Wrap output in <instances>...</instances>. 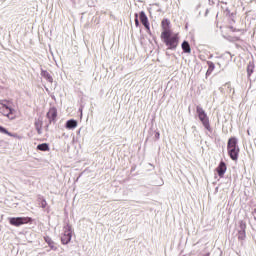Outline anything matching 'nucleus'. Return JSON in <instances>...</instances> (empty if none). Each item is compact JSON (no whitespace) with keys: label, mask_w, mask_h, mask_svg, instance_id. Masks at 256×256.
Masks as SVG:
<instances>
[{"label":"nucleus","mask_w":256,"mask_h":256,"mask_svg":"<svg viewBox=\"0 0 256 256\" xmlns=\"http://www.w3.org/2000/svg\"><path fill=\"white\" fill-rule=\"evenodd\" d=\"M227 150L230 155V159H232L233 161L238 160L240 148L238 146L237 138L232 137L229 139Z\"/></svg>","instance_id":"obj_1"},{"label":"nucleus","mask_w":256,"mask_h":256,"mask_svg":"<svg viewBox=\"0 0 256 256\" xmlns=\"http://www.w3.org/2000/svg\"><path fill=\"white\" fill-rule=\"evenodd\" d=\"M196 112L198 114L199 120L203 124V127L206 128L207 131L212 132V128H211L210 122H209V117L206 114L205 110L200 105H197Z\"/></svg>","instance_id":"obj_2"},{"label":"nucleus","mask_w":256,"mask_h":256,"mask_svg":"<svg viewBox=\"0 0 256 256\" xmlns=\"http://www.w3.org/2000/svg\"><path fill=\"white\" fill-rule=\"evenodd\" d=\"M32 221L31 217H10L9 223L14 227H20V225L30 223Z\"/></svg>","instance_id":"obj_3"},{"label":"nucleus","mask_w":256,"mask_h":256,"mask_svg":"<svg viewBox=\"0 0 256 256\" xmlns=\"http://www.w3.org/2000/svg\"><path fill=\"white\" fill-rule=\"evenodd\" d=\"M164 43L168 47V49H176L178 47V37L177 35L171 36L168 35L167 37L162 38Z\"/></svg>","instance_id":"obj_4"},{"label":"nucleus","mask_w":256,"mask_h":256,"mask_svg":"<svg viewBox=\"0 0 256 256\" xmlns=\"http://www.w3.org/2000/svg\"><path fill=\"white\" fill-rule=\"evenodd\" d=\"M72 239V228L71 225L67 224L64 226V234L61 236V242L64 245H67L71 242Z\"/></svg>","instance_id":"obj_5"},{"label":"nucleus","mask_w":256,"mask_h":256,"mask_svg":"<svg viewBox=\"0 0 256 256\" xmlns=\"http://www.w3.org/2000/svg\"><path fill=\"white\" fill-rule=\"evenodd\" d=\"M161 27L163 29V32L161 34V38H167L168 35H171V21H169L167 18H165L162 22H161Z\"/></svg>","instance_id":"obj_6"},{"label":"nucleus","mask_w":256,"mask_h":256,"mask_svg":"<svg viewBox=\"0 0 256 256\" xmlns=\"http://www.w3.org/2000/svg\"><path fill=\"white\" fill-rule=\"evenodd\" d=\"M15 109L9 107V105H4L3 107H0V114L2 116H6L9 119H15Z\"/></svg>","instance_id":"obj_7"},{"label":"nucleus","mask_w":256,"mask_h":256,"mask_svg":"<svg viewBox=\"0 0 256 256\" xmlns=\"http://www.w3.org/2000/svg\"><path fill=\"white\" fill-rule=\"evenodd\" d=\"M239 227H240V230L238 231V239L244 240L246 239V228H247L246 222L241 220L239 222Z\"/></svg>","instance_id":"obj_8"},{"label":"nucleus","mask_w":256,"mask_h":256,"mask_svg":"<svg viewBox=\"0 0 256 256\" xmlns=\"http://www.w3.org/2000/svg\"><path fill=\"white\" fill-rule=\"evenodd\" d=\"M57 116H58V110L55 107H52L48 110L47 119L49 123L55 122Z\"/></svg>","instance_id":"obj_9"},{"label":"nucleus","mask_w":256,"mask_h":256,"mask_svg":"<svg viewBox=\"0 0 256 256\" xmlns=\"http://www.w3.org/2000/svg\"><path fill=\"white\" fill-rule=\"evenodd\" d=\"M216 170L218 172L219 177H224L225 172L227 171L226 163L224 161H221Z\"/></svg>","instance_id":"obj_10"},{"label":"nucleus","mask_w":256,"mask_h":256,"mask_svg":"<svg viewBox=\"0 0 256 256\" xmlns=\"http://www.w3.org/2000/svg\"><path fill=\"white\" fill-rule=\"evenodd\" d=\"M140 22L144 25V28L150 29V23L148 21L147 15L144 11L140 12Z\"/></svg>","instance_id":"obj_11"},{"label":"nucleus","mask_w":256,"mask_h":256,"mask_svg":"<svg viewBox=\"0 0 256 256\" xmlns=\"http://www.w3.org/2000/svg\"><path fill=\"white\" fill-rule=\"evenodd\" d=\"M0 133H4L5 135H8L10 137L17 138L18 140H22V137L19 136L17 133H11L9 130H7L5 127L0 126Z\"/></svg>","instance_id":"obj_12"},{"label":"nucleus","mask_w":256,"mask_h":256,"mask_svg":"<svg viewBox=\"0 0 256 256\" xmlns=\"http://www.w3.org/2000/svg\"><path fill=\"white\" fill-rule=\"evenodd\" d=\"M40 75H41V77H43L47 82H49V83H53V82H54V79L52 78L51 74L48 73L47 70L41 69Z\"/></svg>","instance_id":"obj_13"},{"label":"nucleus","mask_w":256,"mask_h":256,"mask_svg":"<svg viewBox=\"0 0 256 256\" xmlns=\"http://www.w3.org/2000/svg\"><path fill=\"white\" fill-rule=\"evenodd\" d=\"M77 126H78V122L77 120H74V119H70L66 123V128H68V130H74V128H76Z\"/></svg>","instance_id":"obj_14"},{"label":"nucleus","mask_w":256,"mask_h":256,"mask_svg":"<svg viewBox=\"0 0 256 256\" xmlns=\"http://www.w3.org/2000/svg\"><path fill=\"white\" fill-rule=\"evenodd\" d=\"M44 240L53 251H57L54 241L49 236H45Z\"/></svg>","instance_id":"obj_15"},{"label":"nucleus","mask_w":256,"mask_h":256,"mask_svg":"<svg viewBox=\"0 0 256 256\" xmlns=\"http://www.w3.org/2000/svg\"><path fill=\"white\" fill-rule=\"evenodd\" d=\"M182 49H183L184 53H191V47H190L188 41H183Z\"/></svg>","instance_id":"obj_16"},{"label":"nucleus","mask_w":256,"mask_h":256,"mask_svg":"<svg viewBox=\"0 0 256 256\" xmlns=\"http://www.w3.org/2000/svg\"><path fill=\"white\" fill-rule=\"evenodd\" d=\"M37 150L44 151V152L49 151L50 150L49 144L47 143L38 144Z\"/></svg>","instance_id":"obj_17"},{"label":"nucleus","mask_w":256,"mask_h":256,"mask_svg":"<svg viewBox=\"0 0 256 256\" xmlns=\"http://www.w3.org/2000/svg\"><path fill=\"white\" fill-rule=\"evenodd\" d=\"M42 126H43L42 120L35 121L36 131L39 133V135L42 133Z\"/></svg>","instance_id":"obj_18"},{"label":"nucleus","mask_w":256,"mask_h":256,"mask_svg":"<svg viewBox=\"0 0 256 256\" xmlns=\"http://www.w3.org/2000/svg\"><path fill=\"white\" fill-rule=\"evenodd\" d=\"M218 7H220L221 9L224 10V13H226V15L229 14V8L227 6V3H224V2H219L218 3Z\"/></svg>","instance_id":"obj_19"},{"label":"nucleus","mask_w":256,"mask_h":256,"mask_svg":"<svg viewBox=\"0 0 256 256\" xmlns=\"http://www.w3.org/2000/svg\"><path fill=\"white\" fill-rule=\"evenodd\" d=\"M40 208L46 209L47 208V201L45 198L39 197L38 198Z\"/></svg>","instance_id":"obj_20"},{"label":"nucleus","mask_w":256,"mask_h":256,"mask_svg":"<svg viewBox=\"0 0 256 256\" xmlns=\"http://www.w3.org/2000/svg\"><path fill=\"white\" fill-rule=\"evenodd\" d=\"M254 69H255L254 65H248L247 66L248 77H251V74L254 72Z\"/></svg>","instance_id":"obj_21"},{"label":"nucleus","mask_w":256,"mask_h":256,"mask_svg":"<svg viewBox=\"0 0 256 256\" xmlns=\"http://www.w3.org/2000/svg\"><path fill=\"white\" fill-rule=\"evenodd\" d=\"M215 69V65H210L208 70L206 71V77L212 74L213 70Z\"/></svg>","instance_id":"obj_22"},{"label":"nucleus","mask_w":256,"mask_h":256,"mask_svg":"<svg viewBox=\"0 0 256 256\" xmlns=\"http://www.w3.org/2000/svg\"><path fill=\"white\" fill-rule=\"evenodd\" d=\"M7 100H0L1 107L8 106Z\"/></svg>","instance_id":"obj_23"},{"label":"nucleus","mask_w":256,"mask_h":256,"mask_svg":"<svg viewBox=\"0 0 256 256\" xmlns=\"http://www.w3.org/2000/svg\"><path fill=\"white\" fill-rule=\"evenodd\" d=\"M135 25L139 26L138 13H135Z\"/></svg>","instance_id":"obj_24"},{"label":"nucleus","mask_w":256,"mask_h":256,"mask_svg":"<svg viewBox=\"0 0 256 256\" xmlns=\"http://www.w3.org/2000/svg\"><path fill=\"white\" fill-rule=\"evenodd\" d=\"M155 138H156V140H159V138H160V133L159 132L155 133Z\"/></svg>","instance_id":"obj_25"},{"label":"nucleus","mask_w":256,"mask_h":256,"mask_svg":"<svg viewBox=\"0 0 256 256\" xmlns=\"http://www.w3.org/2000/svg\"><path fill=\"white\" fill-rule=\"evenodd\" d=\"M209 13V10H206V15Z\"/></svg>","instance_id":"obj_26"},{"label":"nucleus","mask_w":256,"mask_h":256,"mask_svg":"<svg viewBox=\"0 0 256 256\" xmlns=\"http://www.w3.org/2000/svg\"><path fill=\"white\" fill-rule=\"evenodd\" d=\"M209 254H206V255H204V256H208Z\"/></svg>","instance_id":"obj_27"},{"label":"nucleus","mask_w":256,"mask_h":256,"mask_svg":"<svg viewBox=\"0 0 256 256\" xmlns=\"http://www.w3.org/2000/svg\"><path fill=\"white\" fill-rule=\"evenodd\" d=\"M254 212L256 213V209L254 210Z\"/></svg>","instance_id":"obj_28"}]
</instances>
